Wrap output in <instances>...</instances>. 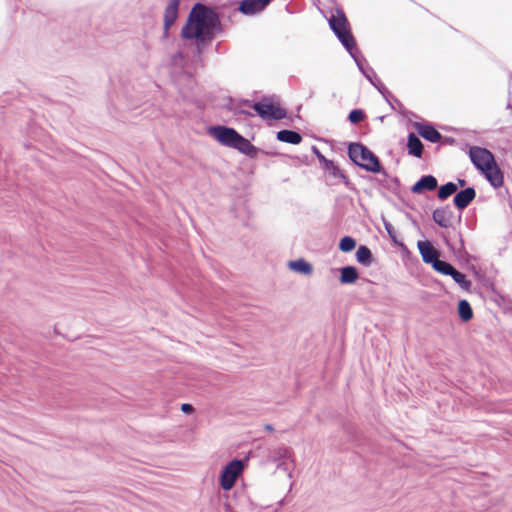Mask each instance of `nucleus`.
Here are the masks:
<instances>
[{
	"label": "nucleus",
	"mask_w": 512,
	"mask_h": 512,
	"mask_svg": "<svg viewBox=\"0 0 512 512\" xmlns=\"http://www.w3.org/2000/svg\"><path fill=\"white\" fill-rule=\"evenodd\" d=\"M221 31V22L218 14L204 4L196 3L191 9L185 25L181 30V38L194 40V55L201 57L207 45Z\"/></svg>",
	"instance_id": "1"
},
{
	"label": "nucleus",
	"mask_w": 512,
	"mask_h": 512,
	"mask_svg": "<svg viewBox=\"0 0 512 512\" xmlns=\"http://www.w3.org/2000/svg\"><path fill=\"white\" fill-rule=\"evenodd\" d=\"M209 134L220 144L234 148L250 158H256L258 155L259 149L251 144L248 139L239 134L234 128L212 126L209 128Z\"/></svg>",
	"instance_id": "2"
},
{
	"label": "nucleus",
	"mask_w": 512,
	"mask_h": 512,
	"mask_svg": "<svg viewBox=\"0 0 512 512\" xmlns=\"http://www.w3.org/2000/svg\"><path fill=\"white\" fill-rule=\"evenodd\" d=\"M348 156L354 164L368 172L380 173L383 170L379 158L361 143H350Z\"/></svg>",
	"instance_id": "3"
},
{
	"label": "nucleus",
	"mask_w": 512,
	"mask_h": 512,
	"mask_svg": "<svg viewBox=\"0 0 512 512\" xmlns=\"http://www.w3.org/2000/svg\"><path fill=\"white\" fill-rule=\"evenodd\" d=\"M244 103L252 107L262 119L281 120L287 116L286 110L279 104L273 103L268 97H263L261 101L255 103L249 100Z\"/></svg>",
	"instance_id": "4"
},
{
	"label": "nucleus",
	"mask_w": 512,
	"mask_h": 512,
	"mask_svg": "<svg viewBox=\"0 0 512 512\" xmlns=\"http://www.w3.org/2000/svg\"><path fill=\"white\" fill-rule=\"evenodd\" d=\"M267 461L277 464V468L289 472L293 469L292 450L289 447H278L269 451Z\"/></svg>",
	"instance_id": "5"
},
{
	"label": "nucleus",
	"mask_w": 512,
	"mask_h": 512,
	"mask_svg": "<svg viewBox=\"0 0 512 512\" xmlns=\"http://www.w3.org/2000/svg\"><path fill=\"white\" fill-rule=\"evenodd\" d=\"M243 468L244 464L242 460L234 459L230 461L221 471L219 477L220 486L224 490H230L234 486Z\"/></svg>",
	"instance_id": "6"
},
{
	"label": "nucleus",
	"mask_w": 512,
	"mask_h": 512,
	"mask_svg": "<svg viewBox=\"0 0 512 512\" xmlns=\"http://www.w3.org/2000/svg\"><path fill=\"white\" fill-rule=\"evenodd\" d=\"M469 157L479 172L484 171L496 161L495 156L490 150L479 146L470 147Z\"/></svg>",
	"instance_id": "7"
},
{
	"label": "nucleus",
	"mask_w": 512,
	"mask_h": 512,
	"mask_svg": "<svg viewBox=\"0 0 512 512\" xmlns=\"http://www.w3.org/2000/svg\"><path fill=\"white\" fill-rule=\"evenodd\" d=\"M311 150L313 154L317 157L320 164L322 165V168L326 171H328L333 177L335 178H341L344 180L345 184L349 185V180L344 174V172L334 164L333 161L327 159L316 146H312Z\"/></svg>",
	"instance_id": "8"
},
{
	"label": "nucleus",
	"mask_w": 512,
	"mask_h": 512,
	"mask_svg": "<svg viewBox=\"0 0 512 512\" xmlns=\"http://www.w3.org/2000/svg\"><path fill=\"white\" fill-rule=\"evenodd\" d=\"M180 6V0H169V4L165 8L164 12V27H163V38L167 39L169 36V29L175 23L178 18V11Z\"/></svg>",
	"instance_id": "9"
},
{
	"label": "nucleus",
	"mask_w": 512,
	"mask_h": 512,
	"mask_svg": "<svg viewBox=\"0 0 512 512\" xmlns=\"http://www.w3.org/2000/svg\"><path fill=\"white\" fill-rule=\"evenodd\" d=\"M480 173L486 178L493 188L497 189L503 186L504 174L496 161Z\"/></svg>",
	"instance_id": "10"
},
{
	"label": "nucleus",
	"mask_w": 512,
	"mask_h": 512,
	"mask_svg": "<svg viewBox=\"0 0 512 512\" xmlns=\"http://www.w3.org/2000/svg\"><path fill=\"white\" fill-rule=\"evenodd\" d=\"M273 0H242L239 11L244 15H254L262 12Z\"/></svg>",
	"instance_id": "11"
},
{
	"label": "nucleus",
	"mask_w": 512,
	"mask_h": 512,
	"mask_svg": "<svg viewBox=\"0 0 512 512\" xmlns=\"http://www.w3.org/2000/svg\"><path fill=\"white\" fill-rule=\"evenodd\" d=\"M453 211L449 205L436 208L432 213L433 221L442 228L452 226Z\"/></svg>",
	"instance_id": "12"
},
{
	"label": "nucleus",
	"mask_w": 512,
	"mask_h": 512,
	"mask_svg": "<svg viewBox=\"0 0 512 512\" xmlns=\"http://www.w3.org/2000/svg\"><path fill=\"white\" fill-rule=\"evenodd\" d=\"M417 247L419 250V253L422 257V260L426 264H432L437 260L440 256V251L436 249L433 244L428 241H418Z\"/></svg>",
	"instance_id": "13"
},
{
	"label": "nucleus",
	"mask_w": 512,
	"mask_h": 512,
	"mask_svg": "<svg viewBox=\"0 0 512 512\" xmlns=\"http://www.w3.org/2000/svg\"><path fill=\"white\" fill-rule=\"evenodd\" d=\"M413 126L418 132V134L427 141L437 143L440 142L441 139L443 138V136L431 124L415 122Z\"/></svg>",
	"instance_id": "14"
},
{
	"label": "nucleus",
	"mask_w": 512,
	"mask_h": 512,
	"mask_svg": "<svg viewBox=\"0 0 512 512\" xmlns=\"http://www.w3.org/2000/svg\"><path fill=\"white\" fill-rule=\"evenodd\" d=\"M476 191L473 187H467L455 193L453 203L459 210H464L475 199Z\"/></svg>",
	"instance_id": "15"
},
{
	"label": "nucleus",
	"mask_w": 512,
	"mask_h": 512,
	"mask_svg": "<svg viewBox=\"0 0 512 512\" xmlns=\"http://www.w3.org/2000/svg\"><path fill=\"white\" fill-rule=\"evenodd\" d=\"M335 35L341 42V44L346 48V50L349 52L351 56H354V54L358 53V49L356 47L355 39L349 29V27L343 29V30H337L334 31Z\"/></svg>",
	"instance_id": "16"
},
{
	"label": "nucleus",
	"mask_w": 512,
	"mask_h": 512,
	"mask_svg": "<svg viewBox=\"0 0 512 512\" xmlns=\"http://www.w3.org/2000/svg\"><path fill=\"white\" fill-rule=\"evenodd\" d=\"M438 181L433 175L422 176L411 188L412 193L422 194L424 191H433L437 188Z\"/></svg>",
	"instance_id": "17"
},
{
	"label": "nucleus",
	"mask_w": 512,
	"mask_h": 512,
	"mask_svg": "<svg viewBox=\"0 0 512 512\" xmlns=\"http://www.w3.org/2000/svg\"><path fill=\"white\" fill-rule=\"evenodd\" d=\"M361 73L370 81L371 84H373L382 94L384 93L383 90H385V87L380 83V86H378L374 81L373 78H376V73L371 67H365L366 60L363 57L359 56V52L354 54V56H351Z\"/></svg>",
	"instance_id": "18"
},
{
	"label": "nucleus",
	"mask_w": 512,
	"mask_h": 512,
	"mask_svg": "<svg viewBox=\"0 0 512 512\" xmlns=\"http://www.w3.org/2000/svg\"><path fill=\"white\" fill-rule=\"evenodd\" d=\"M406 146L409 155L416 158L422 157L424 146L420 138L415 133L411 132L408 134Z\"/></svg>",
	"instance_id": "19"
},
{
	"label": "nucleus",
	"mask_w": 512,
	"mask_h": 512,
	"mask_svg": "<svg viewBox=\"0 0 512 512\" xmlns=\"http://www.w3.org/2000/svg\"><path fill=\"white\" fill-rule=\"evenodd\" d=\"M359 278V273L354 266H344L340 268L339 281L341 284H353Z\"/></svg>",
	"instance_id": "20"
},
{
	"label": "nucleus",
	"mask_w": 512,
	"mask_h": 512,
	"mask_svg": "<svg viewBox=\"0 0 512 512\" xmlns=\"http://www.w3.org/2000/svg\"><path fill=\"white\" fill-rule=\"evenodd\" d=\"M276 138H277V140H279L281 142L294 144V145H297L302 141V136L300 133L293 131V130H288V129H283V130L278 131Z\"/></svg>",
	"instance_id": "21"
},
{
	"label": "nucleus",
	"mask_w": 512,
	"mask_h": 512,
	"mask_svg": "<svg viewBox=\"0 0 512 512\" xmlns=\"http://www.w3.org/2000/svg\"><path fill=\"white\" fill-rule=\"evenodd\" d=\"M288 267L291 270H293L297 273L303 274V275H311L313 272L312 265L302 258L294 260V261H290L288 263Z\"/></svg>",
	"instance_id": "22"
},
{
	"label": "nucleus",
	"mask_w": 512,
	"mask_h": 512,
	"mask_svg": "<svg viewBox=\"0 0 512 512\" xmlns=\"http://www.w3.org/2000/svg\"><path fill=\"white\" fill-rule=\"evenodd\" d=\"M356 260L364 266H370L373 262L371 250L365 245L359 246L356 252Z\"/></svg>",
	"instance_id": "23"
},
{
	"label": "nucleus",
	"mask_w": 512,
	"mask_h": 512,
	"mask_svg": "<svg viewBox=\"0 0 512 512\" xmlns=\"http://www.w3.org/2000/svg\"><path fill=\"white\" fill-rule=\"evenodd\" d=\"M458 315L464 322L470 321L473 318V310L467 300L462 299L458 302Z\"/></svg>",
	"instance_id": "24"
},
{
	"label": "nucleus",
	"mask_w": 512,
	"mask_h": 512,
	"mask_svg": "<svg viewBox=\"0 0 512 512\" xmlns=\"http://www.w3.org/2000/svg\"><path fill=\"white\" fill-rule=\"evenodd\" d=\"M332 31L343 30L349 27L348 20L343 12H339L338 16H332L329 20Z\"/></svg>",
	"instance_id": "25"
},
{
	"label": "nucleus",
	"mask_w": 512,
	"mask_h": 512,
	"mask_svg": "<svg viewBox=\"0 0 512 512\" xmlns=\"http://www.w3.org/2000/svg\"><path fill=\"white\" fill-rule=\"evenodd\" d=\"M458 190V185L453 182H447L444 185H441L437 192V197L440 200H446L451 195L455 194Z\"/></svg>",
	"instance_id": "26"
},
{
	"label": "nucleus",
	"mask_w": 512,
	"mask_h": 512,
	"mask_svg": "<svg viewBox=\"0 0 512 512\" xmlns=\"http://www.w3.org/2000/svg\"><path fill=\"white\" fill-rule=\"evenodd\" d=\"M450 276L452 279L463 289L469 291L472 283L467 279L466 275L460 271H458L455 267L451 272Z\"/></svg>",
	"instance_id": "27"
},
{
	"label": "nucleus",
	"mask_w": 512,
	"mask_h": 512,
	"mask_svg": "<svg viewBox=\"0 0 512 512\" xmlns=\"http://www.w3.org/2000/svg\"><path fill=\"white\" fill-rule=\"evenodd\" d=\"M431 266L435 271H437L443 275H449V276L454 269L453 265H451L450 263H448L446 261L440 260L439 258L437 260H435V262H433L431 264Z\"/></svg>",
	"instance_id": "28"
},
{
	"label": "nucleus",
	"mask_w": 512,
	"mask_h": 512,
	"mask_svg": "<svg viewBox=\"0 0 512 512\" xmlns=\"http://www.w3.org/2000/svg\"><path fill=\"white\" fill-rule=\"evenodd\" d=\"M356 247V240L350 236L343 237L339 242V249L342 252H351Z\"/></svg>",
	"instance_id": "29"
},
{
	"label": "nucleus",
	"mask_w": 512,
	"mask_h": 512,
	"mask_svg": "<svg viewBox=\"0 0 512 512\" xmlns=\"http://www.w3.org/2000/svg\"><path fill=\"white\" fill-rule=\"evenodd\" d=\"M364 118H365V113L361 109H354L348 115L349 121L353 124H357V123L363 121Z\"/></svg>",
	"instance_id": "30"
},
{
	"label": "nucleus",
	"mask_w": 512,
	"mask_h": 512,
	"mask_svg": "<svg viewBox=\"0 0 512 512\" xmlns=\"http://www.w3.org/2000/svg\"><path fill=\"white\" fill-rule=\"evenodd\" d=\"M236 497H237L238 505L241 507L242 510H244L246 507L250 508L252 506V503L246 497L244 491L237 492Z\"/></svg>",
	"instance_id": "31"
},
{
	"label": "nucleus",
	"mask_w": 512,
	"mask_h": 512,
	"mask_svg": "<svg viewBox=\"0 0 512 512\" xmlns=\"http://www.w3.org/2000/svg\"><path fill=\"white\" fill-rule=\"evenodd\" d=\"M384 227H385L389 237L391 238V240L394 243H398V241H397V232L394 229L393 225L390 222H388V221H384Z\"/></svg>",
	"instance_id": "32"
},
{
	"label": "nucleus",
	"mask_w": 512,
	"mask_h": 512,
	"mask_svg": "<svg viewBox=\"0 0 512 512\" xmlns=\"http://www.w3.org/2000/svg\"><path fill=\"white\" fill-rule=\"evenodd\" d=\"M181 410L185 414H191L192 412H194V407L191 404L184 403L181 405Z\"/></svg>",
	"instance_id": "33"
},
{
	"label": "nucleus",
	"mask_w": 512,
	"mask_h": 512,
	"mask_svg": "<svg viewBox=\"0 0 512 512\" xmlns=\"http://www.w3.org/2000/svg\"><path fill=\"white\" fill-rule=\"evenodd\" d=\"M183 58H184L183 53H182L181 51H178L177 53H175V54L173 55V57H172V62H173L174 64H177V63H178V61H182V60H183Z\"/></svg>",
	"instance_id": "34"
},
{
	"label": "nucleus",
	"mask_w": 512,
	"mask_h": 512,
	"mask_svg": "<svg viewBox=\"0 0 512 512\" xmlns=\"http://www.w3.org/2000/svg\"><path fill=\"white\" fill-rule=\"evenodd\" d=\"M225 512H236V511L233 509L231 503H226L225 504Z\"/></svg>",
	"instance_id": "35"
},
{
	"label": "nucleus",
	"mask_w": 512,
	"mask_h": 512,
	"mask_svg": "<svg viewBox=\"0 0 512 512\" xmlns=\"http://www.w3.org/2000/svg\"><path fill=\"white\" fill-rule=\"evenodd\" d=\"M457 185L460 186V187H464L466 185V181L464 179H458L457 180Z\"/></svg>",
	"instance_id": "36"
},
{
	"label": "nucleus",
	"mask_w": 512,
	"mask_h": 512,
	"mask_svg": "<svg viewBox=\"0 0 512 512\" xmlns=\"http://www.w3.org/2000/svg\"><path fill=\"white\" fill-rule=\"evenodd\" d=\"M265 429H266L267 431H273V430H274V429H273V426H272V425H270V424L265 425Z\"/></svg>",
	"instance_id": "37"
},
{
	"label": "nucleus",
	"mask_w": 512,
	"mask_h": 512,
	"mask_svg": "<svg viewBox=\"0 0 512 512\" xmlns=\"http://www.w3.org/2000/svg\"><path fill=\"white\" fill-rule=\"evenodd\" d=\"M460 242H461V247H463L464 246V242H463L462 238H460Z\"/></svg>",
	"instance_id": "38"
}]
</instances>
